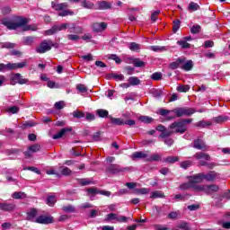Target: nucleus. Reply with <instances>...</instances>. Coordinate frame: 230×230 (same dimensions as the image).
<instances>
[{"instance_id":"nucleus-64","label":"nucleus","mask_w":230,"mask_h":230,"mask_svg":"<svg viewBox=\"0 0 230 230\" xmlns=\"http://www.w3.org/2000/svg\"><path fill=\"white\" fill-rule=\"evenodd\" d=\"M179 229H184V230H190V226L188 225V222H181L179 226H178Z\"/></svg>"},{"instance_id":"nucleus-61","label":"nucleus","mask_w":230,"mask_h":230,"mask_svg":"<svg viewBox=\"0 0 230 230\" xmlns=\"http://www.w3.org/2000/svg\"><path fill=\"white\" fill-rule=\"evenodd\" d=\"M103 131H97L93 135V139L95 141H101L102 135Z\"/></svg>"},{"instance_id":"nucleus-13","label":"nucleus","mask_w":230,"mask_h":230,"mask_svg":"<svg viewBox=\"0 0 230 230\" xmlns=\"http://www.w3.org/2000/svg\"><path fill=\"white\" fill-rule=\"evenodd\" d=\"M98 10H112V2L101 1L97 2Z\"/></svg>"},{"instance_id":"nucleus-25","label":"nucleus","mask_w":230,"mask_h":230,"mask_svg":"<svg viewBox=\"0 0 230 230\" xmlns=\"http://www.w3.org/2000/svg\"><path fill=\"white\" fill-rule=\"evenodd\" d=\"M180 159L179 156H167L164 162L168 163V164H174V163H179Z\"/></svg>"},{"instance_id":"nucleus-3","label":"nucleus","mask_w":230,"mask_h":230,"mask_svg":"<svg viewBox=\"0 0 230 230\" xmlns=\"http://www.w3.org/2000/svg\"><path fill=\"white\" fill-rule=\"evenodd\" d=\"M193 123V119H182L179 121H174L169 125L171 130H174L175 134H184L188 130L186 124Z\"/></svg>"},{"instance_id":"nucleus-63","label":"nucleus","mask_w":230,"mask_h":230,"mask_svg":"<svg viewBox=\"0 0 230 230\" xmlns=\"http://www.w3.org/2000/svg\"><path fill=\"white\" fill-rule=\"evenodd\" d=\"M7 111L10 112L11 114H17V112H19V107L11 106V107H9Z\"/></svg>"},{"instance_id":"nucleus-30","label":"nucleus","mask_w":230,"mask_h":230,"mask_svg":"<svg viewBox=\"0 0 230 230\" xmlns=\"http://www.w3.org/2000/svg\"><path fill=\"white\" fill-rule=\"evenodd\" d=\"M193 166V162L191 160H186L180 164V168L183 170H188V168Z\"/></svg>"},{"instance_id":"nucleus-44","label":"nucleus","mask_w":230,"mask_h":230,"mask_svg":"<svg viewBox=\"0 0 230 230\" xmlns=\"http://www.w3.org/2000/svg\"><path fill=\"white\" fill-rule=\"evenodd\" d=\"M194 191H205L207 193V185H195L192 184Z\"/></svg>"},{"instance_id":"nucleus-42","label":"nucleus","mask_w":230,"mask_h":230,"mask_svg":"<svg viewBox=\"0 0 230 230\" xmlns=\"http://www.w3.org/2000/svg\"><path fill=\"white\" fill-rule=\"evenodd\" d=\"M179 28H181V20H174L172 22V31H173V33H177V31H179Z\"/></svg>"},{"instance_id":"nucleus-50","label":"nucleus","mask_w":230,"mask_h":230,"mask_svg":"<svg viewBox=\"0 0 230 230\" xmlns=\"http://www.w3.org/2000/svg\"><path fill=\"white\" fill-rule=\"evenodd\" d=\"M151 80H155V81L163 80V74L161 72H155L152 74Z\"/></svg>"},{"instance_id":"nucleus-5","label":"nucleus","mask_w":230,"mask_h":230,"mask_svg":"<svg viewBox=\"0 0 230 230\" xmlns=\"http://www.w3.org/2000/svg\"><path fill=\"white\" fill-rule=\"evenodd\" d=\"M10 80L11 85H17V84L19 85H24L30 82V79L24 78L20 73L13 74Z\"/></svg>"},{"instance_id":"nucleus-38","label":"nucleus","mask_w":230,"mask_h":230,"mask_svg":"<svg viewBox=\"0 0 230 230\" xmlns=\"http://www.w3.org/2000/svg\"><path fill=\"white\" fill-rule=\"evenodd\" d=\"M139 119L142 123H146V125H150V123L154 121V118L148 116H140Z\"/></svg>"},{"instance_id":"nucleus-59","label":"nucleus","mask_w":230,"mask_h":230,"mask_svg":"<svg viewBox=\"0 0 230 230\" xmlns=\"http://www.w3.org/2000/svg\"><path fill=\"white\" fill-rule=\"evenodd\" d=\"M76 89L79 91V93H87L88 91L87 86L82 84H77Z\"/></svg>"},{"instance_id":"nucleus-21","label":"nucleus","mask_w":230,"mask_h":230,"mask_svg":"<svg viewBox=\"0 0 230 230\" xmlns=\"http://www.w3.org/2000/svg\"><path fill=\"white\" fill-rule=\"evenodd\" d=\"M38 213L37 208H31L29 212H27V220H29V222H33Z\"/></svg>"},{"instance_id":"nucleus-6","label":"nucleus","mask_w":230,"mask_h":230,"mask_svg":"<svg viewBox=\"0 0 230 230\" xmlns=\"http://www.w3.org/2000/svg\"><path fill=\"white\" fill-rule=\"evenodd\" d=\"M69 28V23H63L61 25H54L51 29L45 31V35H55L58 31H62L63 30H67Z\"/></svg>"},{"instance_id":"nucleus-33","label":"nucleus","mask_w":230,"mask_h":230,"mask_svg":"<svg viewBox=\"0 0 230 230\" xmlns=\"http://www.w3.org/2000/svg\"><path fill=\"white\" fill-rule=\"evenodd\" d=\"M129 85H139L141 84V80L136 76H131L128 79Z\"/></svg>"},{"instance_id":"nucleus-24","label":"nucleus","mask_w":230,"mask_h":230,"mask_svg":"<svg viewBox=\"0 0 230 230\" xmlns=\"http://www.w3.org/2000/svg\"><path fill=\"white\" fill-rule=\"evenodd\" d=\"M218 190H220V187L217 184L207 185V195H209L211 191H213L214 193H217Z\"/></svg>"},{"instance_id":"nucleus-22","label":"nucleus","mask_w":230,"mask_h":230,"mask_svg":"<svg viewBox=\"0 0 230 230\" xmlns=\"http://www.w3.org/2000/svg\"><path fill=\"white\" fill-rule=\"evenodd\" d=\"M181 69H182L183 71H191V69H193V61L188 60V61L184 62L181 65Z\"/></svg>"},{"instance_id":"nucleus-26","label":"nucleus","mask_w":230,"mask_h":230,"mask_svg":"<svg viewBox=\"0 0 230 230\" xmlns=\"http://www.w3.org/2000/svg\"><path fill=\"white\" fill-rule=\"evenodd\" d=\"M70 33H83L84 29L80 26H76V24L73 23L71 27H69Z\"/></svg>"},{"instance_id":"nucleus-8","label":"nucleus","mask_w":230,"mask_h":230,"mask_svg":"<svg viewBox=\"0 0 230 230\" xmlns=\"http://www.w3.org/2000/svg\"><path fill=\"white\" fill-rule=\"evenodd\" d=\"M188 179L189 181H190L192 184H200V182H203L204 181V173L200 172L194 175H190L188 176Z\"/></svg>"},{"instance_id":"nucleus-46","label":"nucleus","mask_w":230,"mask_h":230,"mask_svg":"<svg viewBox=\"0 0 230 230\" xmlns=\"http://www.w3.org/2000/svg\"><path fill=\"white\" fill-rule=\"evenodd\" d=\"M72 116H74L77 119H80L82 118H85V112L80 111H74Z\"/></svg>"},{"instance_id":"nucleus-49","label":"nucleus","mask_w":230,"mask_h":230,"mask_svg":"<svg viewBox=\"0 0 230 230\" xmlns=\"http://www.w3.org/2000/svg\"><path fill=\"white\" fill-rule=\"evenodd\" d=\"M62 209L65 211V213H75V208L73 207V205L63 206Z\"/></svg>"},{"instance_id":"nucleus-32","label":"nucleus","mask_w":230,"mask_h":230,"mask_svg":"<svg viewBox=\"0 0 230 230\" xmlns=\"http://www.w3.org/2000/svg\"><path fill=\"white\" fill-rule=\"evenodd\" d=\"M173 133H175V130H168L165 128L164 132L159 135L158 137L165 139V137H170V136H172Z\"/></svg>"},{"instance_id":"nucleus-45","label":"nucleus","mask_w":230,"mask_h":230,"mask_svg":"<svg viewBox=\"0 0 230 230\" xmlns=\"http://www.w3.org/2000/svg\"><path fill=\"white\" fill-rule=\"evenodd\" d=\"M191 188H193V184L191 183L190 180H189V182H184L180 185V190H190Z\"/></svg>"},{"instance_id":"nucleus-14","label":"nucleus","mask_w":230,"mask_h":230,"mask_svg":"<svg viewBox=\"0 0 230 230\" xmlns=\"http://www.w3.org/2000/svg\"><path fill=\"white\" fill-rule=\"evenodd\" d=\"M28 66V62L23 61L21 63H9V71H13V69H22Z\"/></svg>"},{"instance_id":"nucleus-36","label":"nucleus","mask_w":230,"mask_h":230,"mask_svg":"<svg viewBox=\"0 0 230 230\" xmlns=\"http://www.w3.org/2000/svg\"><path fill=\"white\" fill-rule=\"evenodd\" d=\"M199 166H207L209 170H213L217 164L215 163H208L206 161L200 160L199 161Z\"/></svg>"},{"instance_id":"nucleus-7","label":"nucleus","mask_w":230,"mask_h":230,"mask_svg":"<svg viewBox=\"0 0 230 230\" xmlns=\"http://www.w3.org/2000/svg\"><path fill=\"white\" fill-rule=\"evenodd\" d=\"M92 28L94 33H102V31H105V30H107V22H94L93 23Z\"/></svg>"},{"instance_id":"nucleus-62","label":"nucleus","mask_w":230,"mask_h":230,"mask_svg":"<svg viewBox=\"0 0 230 230\" xmlns=\"http://www.w3.org/2000/svg\"><path fill=\"white\" fill-rule=\"evenodd\" d=\"M24 192H19V191H15L13 194V199H22V197H24Z\"/></svg>"},{"instance_id":"nucleus-9","label":"nucleus","mask_w":230,"mask_h":230,"mask_svg":"<svg viewBox=\"0 0 230 230\" xmlns=\"http://www.w3.org/2000/svg\"><path fill=\"white\" fill-rule=\"evenodd\" d=\"M193 148H196V150L206 151L208 150V146L204 140L198 138L193 141Z\"/></svg>"},{"instance_id":"nucleus-19","label":"nucleus","mask_w":230,"mask_h":230,"mask_svg":"<svg viewBox=\"0 0 230 230\" xmlns=\"http://www.w3.org/2000/svg\"><path fill=\"white\" fill-rule=\"evenodd\" d=\"M208 181V182H213L217 179V172L215 171H210L208 173H203V180Z\"/></svg>"},{"instance_id":"nucleus-40","label":"nucleus","mask_w":230,"mask_h":230,"mask_svg":"<svg viewBox=\"0 0 230 230\" xmlns=\"http://www.w3.org/2000/svg\"><path fill=\"white\" fill-rule=\"evenodd\" d=\"M228 119H229V117L222 116V115H219V116L214 118V121L216 123H225V121H227Z\"/></svg>"},{"instance_id":"nucleus-12","label":"nucleus","mask_w":230,"mask_h":230,"mask_svg":"<svg viewBox=\"0 0 230 230\" xmlns=\"http://www.w3.org/2000/svg\"><path fill=\"white\" fill-rule=\"evenodd\" d=\"M107 172H109V173H119L121 172H125V168H121V166L118 165V164H111L108 168H107Z\"/></svg>"},{"instance_id":"nucleus-54","label":"nucleus","mask_w":230,"mask_h":230,"mask_svg":"<svg viewBox=\"0 0 230 230\" xmlns=\"http://www.w3.org/2000/svg\"><path fill=\"white\" fill-rule=\"evenodd\" d=\"M15 48V43L4 42L2 44V49H13Z\"/></svg>"},{"instance_id":"nucleus-51","label":"nucleus","mask_w":230,"mask_h":230,"mask_svg":"<svg viewBox=\"0 0 230 230\" xmlns=\"http://www.w3.org/2000/svg\"><path fill=\"white\" fill-rule=\"evenodd\" d=\"M200 30H202V27H200V25L199 24L193 25L190 29V33H193V35H196L197 33H200Z\"/></svg>"},{"instance_id":"nucleus-60","label":"nucleus","mask_w":230,"mask_h":230,"mask_svg":"<svg viewBox=\"0 0 230 230\" xmlns=\"http://www.w3.org/2000/svg\"><path fill=\"white\" fill-rule=\"evenodd\" d=\"M161 13L160 10L155 11L151 13V21L152 22H155L157 21V15Z\"/></svg>"},{"instance_id":"nucleus-28","label":"nucleus","mask_w":230,"mask_h":230,"mask_svg":"<svg viewBox=\"0 0 230 230\" xmlns=\"http://www.w3.org/2000/svg\"><path fill=\"white\" fill-rule=\"evenodd\" d=\"M96 114L99 116V118H110L111 115H109V111L99 109L96 111Z\"/></svg>"},{"instance_id":"nucleus-56","label":"nucleus","mask_w":230,"mask_h":230,"mask_svg":"<svg viewBox=\"0 0 230 230\" xmlns=\"http://www.w3.org/2000/svg\"><path fill=\"white\" fill-rule=\"evenodd\" d=\"M129 49L130 51H138V49H141L139 44L136 43V42H131L129 44Z\"/></svg>"},{"instance_id":"nucleus-48","label":"nucleus","mask_w":230,"mask_h":230,"mask_svg":"<svg viewBox=\"0 0 230 230\" xmlns=\"http://www.w3.org/2000/svg\"><path fill=\"white\" fill-rule=\"evenodd\" d=\"M177 44L181 46L183 49H190V48H191V45L186 42V40H179L177 41Z\"/></svg>"},{"instance_id":"nucleus-2","label":"nucleus","mask_w":230,"mask_h":230,"mask_svg":"<svg viewBox=\"0 0 230 230\" xmlns=\"http://www.w3.org/2000/svg\"><path fill=\"white\" fill-rule=\"evenodd\" d=\"M170 112H173L176 118H182L184 116H187V117L193 116V114L197 112V110L191 107H177L173 110H164V109L160 110L161 116H166V114H170Z\"/></svg>"},{"instance_id":"nucleus-20","label":"nucleus","mask_w":230,"mask_h":230,"mask_svg":"<svg viewBox=\"0 0 230 230\" xmlns=\"http://www.w3.org/2000/svg\"><path fill=\"white\" fill-rule=\"evenodd\" d=\"M35 42V36H25L22 38L23 46H31Z\"/></svg>"},{"instance_id":"nucleus-35","label":"nucleus","mask_w":230,"mask_h":230,"mask_svg":"<svg viewBox=\"0 0 230 230\" xmlns=\"http://www.w3.org/2000/svg\"><path fill=\"white\" fill-rule=\"evenodd\" d=\"M178 93H188L190 91V84H181L177 86Z\"/></svg>"},{"instance_id":"nucleus-43","label":"nucleus","mask_w":230,"mask_h":230,"mask_svg":"<svg viewBox=\"0 0 230 230\" xmlns=\"http://www.w3.org/2000/svg\"><path fill=\"white\" fill-rule=\"evenodd\" d=\"M28 150H30V152H31L32 154H35L37 152H40V145L39 144H34L32 146H30L28 147Z\"/></svg>"},{"instance_id":"nucleus-53","label":"nucleus","mask_w":230,"mask_h":230,"mask_svg":"<svg viewBox=\"0 0 230 230\" xmlns=\"http://www.w3.org/2000/svg\"><path fill=\"white\" fill-rule=\"evenodd\" d=\"M146 161H148L149 163H152L154 161H161V155H157V154H154L151 156H149Z\"/></svg>"},{"instance_id":"nucleus-18","label":"nucleus","mask_w":230,"mask_h":230,"mask_svg":"<svg viewBox=\"0 0 230 230\" xmlns=\"http://www.w3.org/2000/svg\"><path fill=\"white\" fill-rule=\"evenodd\" d=\"M0 209L7 212L13 211V209H15V205L13 203H0Z\"/></svg>"},{"instance_id":"nucleus-37","label":"nucleus","mask_w":230,"mask_h":230,"mask_svg":"<svg viewBox=\"0 0 230 230\" xmlns=\"http://www.w3.org/2000/svg\"><path fill=\"white\" fill-rule=\"evenodd\" d=\"M48 206L50 208H53L55 204L57 203V198L55 196H49L46 200Z\"/></svg>"},{"instance_id":"nucleus-58","label":"nucleus","mask_w":230,"mask_h":230,"mask_svg":"<svg viewBox=\"0 0 230 230\" xmlns=\"http://www.w3.org/2000/svg\"><path fill=\"white\" fill-rule=\"evenodd\" d=\"M68 40H72L73 42H77L80 40V36L76 34H68L67 36Z\"/></svg>"},{"instance_id":"nucleus-17","label":"nucleus","mask_w":230,"mask_h":230,"mask_svg":"<svg viewBox=\"0 0 230 230\" xmlns=\"http://www.w3.org/2000/svg\"><path fill=\"white\" fill-rule=\"evenodd\" d=\"M51 6L53 10H56L57 12L66 10L68 7L67 3L57 4L55 2H51Z\"/></svg>"},{"instance_id":"nucleus-11","label":"nucleus","mask_w":230,"mask_h":230,"mask_svg":"<svg viewBox=\"0 0 230 230\" xmlns=\"http://www.w3.org/2000/svg\"><path fill=\"white\" fill-rule=\"evenodd\" d=\"M36 224H53V217H48V216H40L35 220Z\"/></svg>"},{"instance_id":"nucleus-4","label":"nucleus","mask_w":230,"mask_h":230,"mask_svg":"<svg viewBox=\"0 0 230 230\" xmlns=\"http://www.w3.org/2000/svg\"><path fill=\"white\" fill-rule=\"evenodd\" d=\"M53 46H55L53 40H44L40 43V46L36 49V53H40V55H42L44 53H47V51H51V48H53Z\"/></svg>"},{"instance_id":"nucleus-34","label":"nucleus","mask_w":230,"mask_h":230,"mask_svg":"<svg viewBox=\"0 0 230 230\" xmlns=\"http://www.w3.org/2000/svg\"><path fill=\"white\" fill-rule=\"evenodd\" d=\"M37 123L31 121V120H27L23 124H22L21 128L22 130H26L28 128L35 127Z\"/></svg>"},{"instance_id":"nucleus-52","label":"nucleus","mask_w":230,"mask_h":230,"mask_svg":"<svg viewBox=\"0 0 230 230\" xmlns=\"http://www.w3.org/2000/svg\"><path fill=\"white\" fill-rule=\"evenodd\" d=\"M59 17H67V15H75V12L71 10H64L58 13Z\"/></svg>"},{"instance_id":"nucleus-55","label":"nucleus","mask_w":230,"mask_h":230,"mask_svg":"<svg viewBox=\"0 0 230 230\" xmlns=\"http://www.w3.org/2000/svg\"><path fill=\"white\" fill-rule=\"evenodd\" d=\"M136 192L138 193L139 195H147V193H150V189L148 188L137 189Z\"/></svg>"},{"instance_id":"nucleus-15","label":"nucleus","mask_w":230,"mask_h":230,"mask_svg":"<svg viewBox=\"0 0 230 230\" xmlns=\"http://www.w3.org/2000/svg\"><path fill=\"white\" fill-rule=\"evenodd\" d=\"M67 132H73V128H64L56 135L53 136V139H60V137L66 136Z\"/></svg>"},{"instance_id":"nucleus-23","label":"nucleus","mask_w":230,"mask_h":230,"mask_svg":"<svg viewBox=\"0 0 230 230\" xmlns=\"http://www.w3.org/2000/svg\"><path fill=\"white\" fill-rule=\"evenodd\" d=\"M164 197H166L164 195V192H163L161 190H155V191L151 192L150 199H164Z\"/></svg>"},{"instance_id":"nucleus-57","label":"nucleus","mask_w":230,"mask_h":230,"mask_svg":"<svg viewBox=\"0 0 230 230\" xmlns=\"http://www.w3.org/2000/svg\"><path fill=\"white\" fill-rule=\"evenodd\" d=\"M23 170H29L30 172H34V173H37V175H40V171L39 170V168H36L34 166L24 167Z\"/></svg>"},{"instance_id":"nucleus-39","label":"nucleus","mask_w":230,"mask_h":230,"mask_svg":"<svg viewBox=\"0 0 230 230\" xmlns=\"http://www.w3.org/2000/svg\"><path fill=\"white\" fill-rule=\"evenodd\" d=\"M82 6L83 8H86L87 10H93L94 8V4L87 0H84L82 2Z\"/></svg>"},{"instance_id":"nucleus-47","label":"nucleus","mask_w":230,"mask_h":230,"mask_svg":"<svg viewBox=\"0 0 230 230\" xmlns=\"http://www.w3.org/2000/svg\"><path fill=\"white\" fill-rule=\"evenodd\" d=\"M60 173L61 175L68 176V175H71V173H73V171H71L69 167H61Z\"/></svg>"},{"instance_id":"nucleus-10","label":"nucleus","mask_w":230,"mask_h":230,"mask_svg":"<svg viewBox=\"0 0 230 230\" xmlns=\"http://www.w3.org/2000/svg\"><path fill=\"white\" fill-rule=\"evenodd\" d=\"M184 62H186V58H178L175 61L169 64V68L172 70L179 69Z\"/></svg>"},{"instance_id":"nucleus-1","label":"nucleus","mask_w":230,"mask_h":230,"mask_svg":"<svg viewBox=\"0 0 230 230\" xmlns=\"http://www.w3.org/2000/svg\"><path fill=\"white\" fill-rule=\"evenodd\" d=\"M16 22H13L8 18H4L2 20V24L6 26L8 30H17V28H22V31H30V25H28V20L22 16H18L16 18Z\"/></svg>"},{"instance_id":"nucleus-41","label":"nucleus","mask_w":230,"mask_h":230,"mask_svg":"<svg viewBox=\"0 0 230 230\" xmlns=\"http://www.w3.org/2000/svg\"><path fill=\"white\" fill-rule=\"evenodd\" d=\"M188 9L190 10L191 12H197V10H200V5H199V4L195 2H190L189 4Z\"/></svg>"},{"instance_id":"nucleus-27","label":"nucleus","mask_w":230,"mask_h":230,"mask_svg":"<svg viewBox=\"0 0 230 230\" xmlns=\"http://www.w3.org/2000/svg\"><path fill=\"white\" fill-rule=\"evenodd\" d=\"M110 119H111V123H112V125H118V126L125 125V120H123L119 118H114L110 115Z\"/></svg>"},{"instance_id":"nucleus-16","label":"nucleus","mask_w":230,"mask_h":230,"mask_svg":"<svg viewBox=\"0 0 230 230\" xmlns=\"http://www.w3.org/2000/svg\"><path fill=\"white\" fill-rule=\"evenodd\" d=\"M194 157L198 161H200V159H204V161H211V156L209 155V154L204 152L196 153L194 155Z\"/></svg>"},{"instance_id":"nucleus-31","label":"nucleus","mask_w":230,"mask_h":230,"mask_svg":"<svg viewBox=\"0 0 230 230\" xmlns=\"http://www.w3.org/2000/svg\"><path fill=\"white\" fill-rule=\"evenodd\" d=\"M148 157V155L143 152H135L132 154V159H145Z\"/></svg>"},{"instance_id":"nucleus-29","label":"nucleus","mask_w":230,"mask_h":230,"mask_svg":"<svg viewBox=\"0 0 230 230\" xmlns=\"http://www.w3.org/2000/svg\"><path fill=\"white\" fill-rule=\"evenodd\" d=\"M132 64L135 67H145V66H146V63H145L139 58H133Z\"/></svg>"}]
</instances>
